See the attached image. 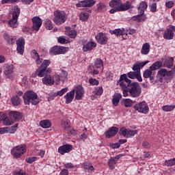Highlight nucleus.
Returning a JSON list of instances; mask_svg holds the SVG:
<instances>
[{
  "label": "nucleus",
  "instance_id": "nucleus-55",
  "mask_svg": "<svg viewBox=\"0 0 175 175\" xmlns=\"http://www.w3.org/2000/svg\"><path fill=\"white\" fill-rule=\"evenodd\" d=\"M17 128H18V124H15L14 126L9 128L10 133H14L16 131H17Z\"/></svg>",
  "mask_w": 175,
  "mask_h": 175
},
{
  "label": "nucleus",
  "instance_id": "nucleus-1",
  "mask_svg": "<svg viewBox=\"0 0 175 175\" xmlns=\"http://www.w3.org/2000/svg\"><path fill=\"white\" fill-rule=\"evenodd\" d=\"M117 85H119L121 88H139L138 82H133L126 76V74H122L120 75L119 80L117 82Z\"/></svg>",
  "mask_w": 175,
  "mask_h": 175
},
{
  "label": "nucleus",
  "instance_id": "nucleus-60",
  "mask_svg": "<svg viewBox=\"0 0 175 175\" xmlns=\"http://www.w3.org/2000/svg\"><path fill=\"white\" fill-rule=\"evenodd\" d=\"M8 132H9V127L0 128L1 135H5V133H8Z\"/></svg>",
  "mask_w": 175,
  "mask_h": 175
},
{
  "label": "nucleus",
  "instance_id": "nucleus-48",
  "mask_svg": "<svg viewBox=\"0 0 175 175\" xmlns=\"http://www.w3.org/2000/svg\"><path fill=\"white\" fill-rule=\"evenodd\" d=\"M45 27L49 31L53 29V22L50 19H46L44 21Z\"/></svg>",
  "mask_w": 175,
  "mask_h": 175
},
{
  "label": "nucleus",
  "instance_id": "nucleus-7",
  "mask_svg": "<svg viewBox=\"0 0 175 175\" xmlns=\"http://www.w3.org/2000/svg\"><path fill=\"white\" fill-rule=\"evenodd\" d=\"M134 109L142 114H148L150 113V107H148V104L146 101L137 103L134 106Z\"/></svg>",
  "mask_w": 175,
  "mask_h": 175
},
{
  "label": "nucleus",
  "instance_id": "nucleus-9",
  "mask_svg": "<svg viewBox=\"0 0 175 175\" xmlns=\"http://www.w3.org/2000/svg\"><path fill=\"white\" fill-rule=\"evenodd\" d=\"M137 133V130H133L131 129H126L125 127H122L120 129L119 134L124 137H126L129 139L131 137H133Z\"/></svg>",
  "mask_w": 175,
  "mask_h": 175
},
{
  "label": "nucleus",
  "instance_id": "nucleus-57",
  "mask_svg": "<svg viewBox=\"0 0 175 175\" xmlns=\"http://www.w3.org/2000/svg\"><path fill=\"white\" fill-rule=\"evenodd\" d=\"M89 83L91 85H98V84H99V81L95 79L91 78L89 79Z\"/></svg>",
  "mask_w": 175,
  "mask_h": 175
},
{
  "label": "nucleus",
  "instance_id": "nucleus-2",
  "mask_svg": "<svg viewBox=\"0 0 175 175\" xmlns=\"http://www.w3.org/2000/svg\"><path fill=\"white\" fill-rule=\"evenodd\" d=\"M53 21L56 25H62L68 20V14L64 10H57L53 12Z\"/></svg>",
  "mask_w": 175,
  "mask_h": 175
},
{
  "label": "nucleus",
  "instance_id": "nucleus-17",
  "mask_svg": "<svg viewBox=\"0 0 175 175\" xmlns=\"http://www.w3.org/2000/svg\"><path fill=\"white\" fill-rule=\"evenodd\" d=\"M120 158H121V155L118 154L116 157H111L108 161V165L111 170H113L116 167V164L120 161Z\"/></svg>",
  "mask_w": 175,
  "mask_h": 175
},
{
  "label": "nucleus",
  "instance_id": "nucleus-27",
  "mask_svg": "<svg viewBox=\"0 0 175 175\" xmlns=\"http://www.w3.org/2000/svg\"><path fill=\"white\" fill-rule=\"evenodd\" d=\"M66 31H65V33L67 36L71 39H76V37L77 36V31H76V30H70V27H66Z\"/></svg>",
  "mask_w": 175,
  "mask_h": 175
},
{
  "label": "nucleus",
  "instance_id": "nucleus-6",
  "mask_svg": "<svg viewBox=\"0 0 175 175\" xmlns=\"http://www.w3.org/2000/svg\"><path fill=\"white\" fill-rule=\"evenodd\" d=\"M110 8H120L122 10L126 12V10H129V9H133L132 3L131 1H126L122 3L121 0H111L109 2Z\"/></svg>",
  "mask_w": 175,
  "mask_h": 175
},
{
  "label": "nucleus",
  "instance_id": "nucleus-64",
  "mask_svg": "<svg viewBox=\"0 0 175 175\" xmlns=\"http://www.w3.org/2000/svg\"><path fill=\"white\" fill-rule=\"evenodd\" d=\"M59 175H69V171L66 169H63L60 171Z\"/></svg>",
  "mask_w": 175,
  "mask_h": 175
},
{
  "label": "nucleus",
  "instance_id": "nucleus-3",
  "mask_svg": "<svg viewBox=\"0 0 175 175\" xmlns=\"http://www.w3.org/2000/svg\"><path fill=\"white\" fill-rule=\"evenodd\" d=\"M163 66V64L161 62H156L152 65H151L149 69L146 70L144 73L143 76L145 79H150V81L154 80V73H152V70H157L160 69Z\"/></svg>",
  "mask_w": 175,
  "mask_h": 175
},
{
  "label": "nucleus",
  "instance_id": "nucleus-19",
  "mask_svg": "<svg viewBox=\"0 0 175 175\" xmlns=\"http://www.w3.org/2000/svg\"><path fill=\"white\" fill-rule=\"evenodd\" d=\"M51 73V70L48 68L47 70L44 68H40L36 70V75L38 76V77H46V76H49Z\"/></svg>",
  "mask_w": 175,
  "mask_h": 175
},
{
  "label": "nucleus",
  "instance_id": "nucleus-14",
  "mask_svg": "<svg viewBox=\"0 0 175 175\" xmlns=\"http://www.w3.org/2000/svg\"><path fill=\"white\" fill-rule=\"evenodd\" d=\"M24 46H25V40L23 37H21L16 40V51L21 55L24 54Z\"/></svg>",
  "mask_w": 175,
  "mask_h": 175
},
{
  "label": "nucleus",
  "instance_id": "nucleus-56",
  "mask_svg": "<svg viewBox=\"0 0 175 175\" xmlns=\"http://www.w3.org/2000/svg\"><path fill=\"white\" fill-rule=\"evenodd\" d=\"M36 159H38V157H29V158L26 159L25 161L27 162V163H33V162H35L36 161Z\"/></svg>",
  "mask_w": 175,
  "mask_h": 175
},
{
  "label": "nucleus",
  "instance_id": "nucleus-53",
  "mask_svg": "<svg viewBox=\"0 0 175 175\" xmlns=\"http://www.w3.org/2000/svg\"><path fill=\"white\" fill-rule=\"evenodd\" d=\"M113 8L109 10V13L111 14H114V13H117V12H124V10H121L120 8L112 7Z\"/></svg>",
  "mask_w": 175,
  "mask_h": 175
},
{
  "label": "nucleus",
  "instance_id": "nucleus-34",
  "mask_svg": "<svg viewBox=\"0 0 175 175\" xmlns=\"http://www.w3.org/2000/svg\"><path fill=\"white\" fill-rule=\"evenodd\" d=\"M150 46L148 42L143 44L141 54H142V55H147V54L150 53Z\"/></svg>",
  "mask_w": 175,
  "mask_h": 175
},
{
  "label": "nucleus",
  "instance_id": "nucleus-52",
  "mask_svg": "<svg viewBox=\"0 0 175 175\" xmlns=\"http://www.w3.org/2000/svg\"><path fill=\"white\" fill-rule=\"evenodd\" d=\"M127 77H129V79H136V76H137V72H129L126 75Z\"/></svg>",
  "mask_w": 175,
  "mask_h": 175
},
{
  "label": "nucleus",
  "instance_id": "nucleus-40",
  "mask_svg": "<svg viewBox=\"0 0 175 175\" xmlns=\"http://www.w3.org/2000/svg\"><path fill=\"white\" fill-rule=\"evenodd\" d=\"M109 33L111 35H116V36H121V35H124V30L121 29H115L114 30H110Z\"/></svg>",
  "mask_w": 175,
  "mask_h": 175
},
{
  "label": "nucleus",
  "instance_id": "nucleus-21",
  "mask_svg": "<svg viewBox=\"0 0 175 175\" xmlns=\"http://www.w3.org/2000/svg\"><path fill=\"white\" fill-rule=\"evenodd\" d=\"M96 47V44L95 42H88V43L83 44V51L84 53L87 51H91V50L95 49Z\"/></svg>",
  "mask_w": 175,
  "mask_h": 175
},
{
  "label": "nucleus",
  "instance_id": "nucleus-59",
  "mask_svg": "<svg viewBox=\"0 0 175 175\" xmlns=\"http://www.w3.org/2000/svg\"><path fill=\"white\" fill-rule=\"evenodd\" d=\"M149 7L150 8V12H152V13L157 12V3H152Z\"/></svg>",
  "mask_w": 175,
  "mask_h": 175
},
{
  "label": "nucleus",
  "instance_id": "nucleus-44",
  "mask_svg": "<svg viewBox=\"0 0 175 175\" xmlns=\"http://www.w3.org/2000/svg\"><path fill=\"white\" fill-rule=\"evenodd\" d=\"M97 11L100 13L102 12H106V4L103 3H100L97 5Z\"/></svg>",
  "mask_w": 175,
  "mask_h": 175
},
{
  "label": "nucleus",
  "instance_id": "nucleus-30",
  "mask_svg": "<svg viewBox=\"0 0 175 175\" xmlns=\"http://www.w3.org/2000/svg\"><path fill=\"white\" fill-rule=\"evenodd\" d=\"M83 167L85 169V173H88L89 174H92V173L95 172V168H94V166L92 163H85L83 164Z\"/></svg>",
  "mask_w": 175,
  "mask_h": 175
},
{
  "label": "nucleus",
  "instance_id": "nucleus-25",
  "mask_svg": "<svg viewBox=\"0 0 175 175\" xmlns=\"http://www.w3.org/2000/svg\"><path fill=\"white\" fill-rule=\"evenodd\" d=\"M148 8V4L146 1H141L139 5H137V9L138 10V13H141L142 14H144V12Z\"/></svg>",
  "mask_w": 175,
  "mask_h": 175
},
{
  "label": "nucleus",
  "instance_id": "nucleus-24",
  "mask_svg": "<svg viewBox=\"0 0 175 175\" xmlns=\"http://www.w3.org/2000/svg\"><path fill=\"white\" fill-rule=\"evenodd\" d=\"M75 100H81V99H83V96H84V94H85V92L83 88H77L75 89Z\"/></svg>",
  "mask_w": 175,
  "mask_h": 175
},
{
  "label": "nucleus",
  "instance_id": "nucleus-26",
  "mask_svg": "<svg viewBox=\"0 0 175 175\" xmlns=\"http://www.w3.org/2000/svg\"><path fill=\"white\" fill-rule=\"evenodd\" d=\"M4 40L7 42L8 44H14L16 43V37L10 35L8 33L3 34Z\"/></svg>",
  "mask_w": 175,
  "mask_h": 175
},
{
  "label": "nucleus",
  "instance_id": "nucleus-58",
  "mask_svg": "<svg viewBox=\"0 0 175 175\" xmlns=\"http://www.w3.org/2000/svg\"><path fill=\"white\" fill-rule=\"evenodd\" d=\"M57 40L59 43H61L62 44H65L66 43V36H60L57 38Z\"/></svg>",
  "mask_w": 175,
  "mask_h": 175
},
{
  "label": "nucleus",
  "instance_id": "nucleus-54",
  "mask_svg": "<svg viewBox=\"0 0 175 175\" xmlns=\"http://www.w3.org/2000/svg\"><path fill=\"white\" fill-rule=\"evenodd\" d=\"M158 75L162 76L163 77H165V76L167 75V70L165 68H161L158 71Z\"/></svg>",
  "mask_w": 175,
  "mask_h": 175
},
{
  "label": "nucleus",
  "instance_id": "nucleus-50",
  "mask_svg": "<svg viewBox=\"0 0 175 175\" xmlns=\"http://www.w3.org/2000/svg\"><path fill=\"white\" fill-rule=\"evenodd\" d=\"M94 95H97L98 96L103 94V88H94L93 90Z\"/></svg>",
  "mask_w": 175,
  "mask_h": 175
},
{
  "label": "nucleus",
  "instance_id": "nucleus-23",
  "mask_svg": "<svg viewBox=\"0 0 175 175\" xmlns=\"http://www.w3.org/2000/svg\"><path fill=\"white\" fill-rule=\"evenodd\" d=\"M117 132H118V128L116 126L111 127L105 133V136L107 139H111L117 135Z\"/></svg>",
  "mask_w": 175,
  "mask_h": 175
},
{
  "label": "nucleus",
  "instance_id": "nucleus-29",
  "mask_svg": "<svg viewBox=\"0 0 175 175\" xmlns=\"http://www.w3.org/2000/svg\"><path fill=\"white\" fill-rule=\"evenodd\" d=\"M42 83L45 84V85H53L55 83L54 78L49 74L42 79Z\"/></svg>",
  "mask_w": 175,
  "mask_h": 175
},
{
  "label": "nucleus",
  "instance_id": "nucleus-63",
  "mask_svg": "<svg viewBox=\"0 0 175 175\" xmlns=\"http://www.w3.org/2000/svg\"><path fill=\"white\" fill-rule=\"evenodd\" d=\"M12 175H28V174L25 173V172H24L23 170H21L15 172Z\"/></svg>",
  "mask_w": 175,
  "mask_h": 175
},
{
  "label": "nucleus",
  "instance_id": "nucleus-28",
  "mask_svg": "<svg viewBox=\"0 0 175 175\" xmlns=\"http://www.w3.org/2000/svg\"><path fill=\"white\" fill-rule=\"evenodd\" d=\"M129 91L132 98H137V96H140V94H142L141 88H130Z\"/></svg>",
  "mask_w": 175,
  "mask_h": 175
},
{
  "label": "nucleus",
  "instance_id": "nucleus-61",
  "mask_svg": "<svg viewBox=\"0 0 175 175\" xmlns=\"http://www.w3.org/2000/svg\"><path fill=\"white\" fill-rule=\"evenodd\" d=\"M165 6L168 9H170L171 8H173L174 6V2L173 1H168L165 2Z\"/></svg>",
  "mask_w": 175,
  "mask_h": 175
},
{
  "label": "nucleus",
  "instance_id": "nucleus-41",
  "mask_svg": "<svg viewBox=\"0 0 175 175\" xmlns=\"http://www.w3.org/2000/svg\"><path fill=\"white\" fill-rule=\"evenodd\" d=\"M174 109H175V105H163L162 107V110L163 111H166V112L173 111V110H174Z\"/></svg>",
  "mask_w": 175,
  "mask_h": 175
},
{
  "label": "nucleus",
  "instance_id": "nucleus-18",
  "mask_svg": "<svg viewBox=\"0 0 175 175\" xmlns=\"http://www.w3.org/2000/svg\"><path fill=\"white\" fill-rule=\"evenodd\" d=\"M72 148H73V146L70 144L63 145L59 147L58 152L61 154V155H64V154L70 152V151H72Z\"/></svg>",
  "mask_w": 175,
  "mask_h": 175
},
{
  "label": "nucleus",
  "instance_id": "nucleus-38",
  "mask_svg": "<svg viewBox=\"0 0 175 175\" xmlns=\"http://www.w3.org/2000/svg\"><path fill=\"white\" fill-rule=\"evenodd\" d=\"M133 103V101L130 98H123L122 100V105H123L124 107H131Z\"/></svg>",
  "mask_w": 175,
  "mask_h": 175
},
{
  "label": "nucleus",
  "instance_id": "nucleus-46",
  "mask_svg": "<svg viewBox=\"0 0 175 175\" xmlns=\"http://www.w3.org/2000/svg\"><path fill=\"white\" fill-rule=\"evenodd\" d=\"M144 14H142L139 13L138 15L134 16L131 18L134 21H138V23H142V21H144V19L142 18Z\"/></svg>",
  "mask_w": 175,
  "mask_h": 175
},
{
  "label": "nucleus",
  "instance_id": "nucleus-42",
  "mask_svg": "<svg viewBox=\"0 0 175 175\" xmlns=\"http://www.w3.org/2000/svg\"><path fill=\"white\" fill-rule=\"evenodd\" d=\"M50 64H51V62H50V60L45 59V60H44V62L42 63L41 66L39 68H40V69L47 70V69H49L47 68L49 67Z\"/></svg>",
  "mask_w": 175,
  "mask_h": 175
},
{
  "label": "nucleus",
  "instance_id": "nucleus-31",
  "mask_svg": "<svg viewBox=\"0 0 175 175\" xmlns=\"http://www.w3.org/2000/svg\"><path fill=\"white\" fill-rule=\"evenodd\" d=\"M122 98V95H121V94L115 93L112 98V105H113L115 107L118 106V104L120 103V100Z\"/></svg>",
  "mask_w": 175,
  "mask_h": 175
},
{
  "label": "nucleus",
  "instance_id": "nucleus-37",
  "mask_svg": "<svg viewBox=\"0 0 175 175\" xmlns=\"http://www.w3.org/2000/svg\"><path fill=\"white\" fill-rule=\"evenodd\" d=\"M67 92L68 89L62 88L59 92L51 93V96H53V99H54V98H55L56 96H62V95H64V94L66 93Z\"/></svg>",
  "mask_w": 175,
  "mask_h": 175
},
{
  "label": "nucleus",
  "instance_id": "nucleus-47",
  "mask_svg": "<svg viewBox=\"0 0 175 175\" xmlns=\"http://www.w3.org/2000/svg\"><path fill=\"white\" fill-rule=\"evenodd\" d=\"M88 17H90V15L87 12H81L79 14V20L81 21H87V20H88Z\"/></svg>",
  "mask_w": 175,
  "mask_h": 175
},
{
  "label": "nucleus",
  "instance_id": "nucleus-43",
  "mask_svg": "<svg viewBox=\"0 0 175 175\" xmlns=\"http://www.w3.org/2000/svg\"><path fill=\"white\" fill-rule=\"evenodd\" d=\"M103 61H102L100 59H96L94 62V68H96V69H99L100 68H103Z\"/></svg>",
  "mask_w": 175,
  "mask_h": 175
},
{
  "label": "nucleus",
  "instance_id": "nucleus-49",
  "mask_svg": "<svg viewBox=\"0 0 175 175\" xmlns=\"http://www.w3.org/2000/svg\"><path fill=\"white\" fill-rule=\"evenodd\" d=\"M3 124L4 125H12V124H14V120L8 118H4V120H3Z\"/></svg>",
  "mask_w": 175,
  "mask_h": 175
},
{
  "label": "nucleus",
  "instance_id": "nucleus-22",
  "mask_svg": "<svg viewBox=\"0 0 175 175\" xmlns=\"http://www.w3.org/2000/svg\"><path fill=\"white\" fill-rule=\"evenodd\" d=\"M64 99L66 105H69V103H72L73 102V99H75V89L68 92L64 96Z\"/></svg>",
  "mask_w": 175,
  "mask_h": 175
},
{
  "label": "nucleus",
  "instance_id": "nucleus-13",
  "mask_svg": "<svg viewBox=\"0 0 175 175\" xmlns=\"http://www.w3.org/2000/svg\"><path fill=\"white\" fill-rule=\"evenodd\" d=\"M96 3L95 0H83L76 3L77 8H92Z\"/></svg>",
  "mask_w": 175,
  "mask_h": 175
},
{
  "label": "nucleus",
  "instance_id": "nucleus-15",
  "mask_svg": "<svg viewBox=\"0 0 175 175\" xmlns=\"http://www.w3.org/2000/svg\"><path fill=\"white\" fill-rule=\"evenodd\" d=\"M50 54L58 55L59 54H65L66 53V47L55 46L49 50Z\"/></svg>",
  "mask_w": 175,
  "mask_h": 175
},
{
  "label": "nucleus",
  "instance_id": "nucleus-51",
  "mask_svg": "<svg viewBox=\"0 0 175 175\" xmlns=\"http://www.w3.org/2000/svg\"><path fill=\"white\" fill-rule=\"evenodd\" d=\"M165 166H174L175 165V159L174 158L166 160L165 161Z\"/></svg>",
  "mask_w": 175,
  "mask_h": 175
},
{
  "label": "nucleus",
  "instance_id": "nucleus-11",
  "mask_svg": "<svg viewBox=\"0 0 175 175\" xmlns=\"http://www.w3.org/2000/svg\"><path fill=\"white\" fill-rule=\"evenodd\" d=\"M169 27L163 33V38L165 40H172L174 38V33L173 31H175V26L170 25Z\"/></svg>",
  "mask_w": 175,
  "mask_h": 175
},
{
  "label": "nucleus",
  "instance_id": "nucleus-5",
  "mask_svg": "<svg viewBox=\"0 0 175 175\" xmlns=\"http://www.w3.org/2000/svg\"><path fill=\"white\" fill-rule=\"evenodd\" d=\"M20 13V8H14L12 12V18L8 21V27H10V28L14 29L18 27V17Z\"/></svg>",
  "mask_w": 175,
  "mask_h": 175
},
{
  "label": "nucleus",
  "instance_id": "nucleus-45",
  "mask_svg": "<svg viewBox=\"0 0 175 175\" xmlns=\"http://www.w3.org/2000/svg\"><path fill=\"white\" fill-rule=\"evenodd\" d=\"M62 126L66 131H69V128L70 126V122L69 120H64L62 122Z\"/></svg>",
  "mask_w": 175,
  "mask_h": 175
},
{
  "label": "nucleus",
  "instance_id": "nucleus-62",
  "mask_svg": "<svg viewBox=\"0 0 175 175\" xmlns=\"http://www.w3.org/2000/svg\"><path fill=\"white\" fill-rule=\"evenodd\" d=\"M133 70H136V73H140V67L137 62V64H134L133 66Z\"/></svg>",
  "mask_w": 175,
  "mask_h": 175
},
{
  "label": "nucleus",
  "instance_id": "nucleus-39",
  "mask_svg": "<svg viewBox=\"0 0 175 175\" xmlns=\"http://www.w3.org/2000/svg\"><path fill=\"white\" fill-rule=\"evenodd\" d=\"M11 103L13 105V106H18L20 103H21V100L18 96H12L11 98Z\"/></svg>",
  "mask_w": 175,
  "mask_h": 175
},
{
  "label": "nucleus",
  "instance_id": "nucleus-10",
  "mask_svg": "<svg viewBox=\"0 0 175 175\" xmlns=\"http://www.w3.org/2000/svg\"><path fill=\"white\" fill-rule=\"evenodd\" d=\"M65 80H68V72L64 70H62V73L59 75H55V83L56 85H59L62 83H64Z\"/></svg>",
  "mask_w": 175,
  "mask_h": 175
},
{
  "label": "nucleus",
  "instance_id": "nucleus-4",
  "mask_svg": "<svg viewBox=\"0 0 175 175\" xmlns=\"http://www.w3.org/2000/svg\"><path fill=\"white\" fill-rule=\"evenodd\" d=\"M23 100L25 105H29V103H31L36 105L39 103V98H38V94L35 93V92L31 90H29L24 94Z\"/></svg>",
  "mask_w": 175,
  "mask_h": 175
},
{
  "label": "nucleus",
  "instance_id": "nucleus-8",
  "mask_svg": "<svg viewBox=\"0 0 175 175\" xmlns=\"http://www.w3.org/2000/svg\"><path fill=\"white\" fill-rule=\"evenodd\" d=\"M27 152V147L25 145H19L14 147L11 150V154L14 158H20L23 154Z\"/></svg>",
  "mask_w": 175,
  "mask_h": 175
},
{
  "label": "nucleus",
  "instance_id": "nucleus-36",
  "mask_svg": "<svg viewBox=\"0 0 175 175\" xmlns=\"http://www.w3.org/2000/svg\"><path fill=\"white\" fill-rule=\"evenodd\" d=\"M32 57L36 59V63L37 65H40V64H42V60H40V57L39 56V53H38L36 50L32 51Z\"/></svg>",
  "mask_w": 175,
  "mask_h": 175
},
{
  "label": "nucleus",
  "instance_id": "nucleus-33",
  "mask_svg": "<svg viewBox=\"0 0 175 175\" xmlns=\"http://www.w3.org/2000/svg\"><path fill=\"white\" fill-rule=\"evenodd\" d=\"M173 62H174V59L173 57H167L163 62V66L170 69V68H173Z\"/></svg>",
  "mask_w": 175,
  "mask_h": 175
},
{
  "label": "nucleus",
  "instance_id": "nucleus-35",
  "mask_svg": "<svg viewBox=\"0 0 175 175\" xmlns=\"http://www.w3.org/2000/svg\"><path fill=\"white\" fill-rule=\"evenodd\" d=\"M40 126L41 128H44V129H47V128L51 127V122L49 120H44L40 122Z\"/></svg>",
  "mask_w": 175,
  "mask_h": 175
},
{
  "label": "nucleus",
  "instance_id": "nucleus-20",
  "mask_svg": "<svg viewBox=\"0 0 175 175\" xmlns=\"http://www.w3.org/2000/svg\"><path fill=\"white\" fill-rule=\"evenodd\" d=\"M14 69V66H13V64L6 65L4 66L3 72L6 77H8V79H10V77H12Z\"/></svg>",
  "mask_w": 175,
  "mask_h": 175
},
{
  "label": "nucleus",
  "instance_id": "nucleus-16",
  "mask_svg": "<svg viewBox=\"0 0 175 175\" xmlns=\"http://www.w3.org/2000/svg\"><path fill=\"white\" fill-rule=\"evenodd\" d=\"M96 40L99 44H107V36L103 32H100L96 36Z\"/></svg>",
  "mask_w": 175,
  "mask_h": 175
},
{
  "label": "nucleus",
  "instance_id": "nucleus-32",
  "mask_svg": "<svg viewBox=\"0 0 175 175\" xmlns=\"http://www.w3.org/2000/svg\"><path fill=\"white\" fill-rule=\"evenodd\" d=\"M10 116L11 118H14L15 121H20L21 118H23V115H21V113L16 111H12L10 112Z\"/></svg>",
  "mask_w": 175,
  "mask_h": 175
},
{
  "label": "nucleus",
  "instance_id": "nucleus-12",
  "mask_svg": "<svg viewBox=\"0 0 175 175\" xmlns=\"http://www.w3.org/2000/svg\"><path fill=\"white\" fill-rule=\"evenodd\" d=\"M31 21L33 23L32 31L38 32V31L40 29V27H42L43 21H42L39 16H34L32 18Z\"/></svg>",
  "mask_w": 175,
  "mask_h": 175
}]
</instances>
